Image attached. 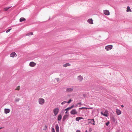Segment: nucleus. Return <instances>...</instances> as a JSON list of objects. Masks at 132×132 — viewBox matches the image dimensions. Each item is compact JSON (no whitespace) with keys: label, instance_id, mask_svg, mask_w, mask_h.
I'll use <instances>...</instances> for the list:
<instances>
[{"label":"nucleus","instance_id":"nucleus-31","mask_svg":"<svg viewBox=\"0 0 132 132\" xmlns=\"http://www.w3.org/2000/svg\"><path fill=\"white\" fill-rule=\"evenodd\" d=\"M110 123V122L109 121H108L106 123V125L107 126H108L109 125Z\"/></svg>","mask_w":132,"mask_h":132},{"label":"nucleus","instance_id":"nucleus-16","mask_svg":"<svg viewBox=\"0 0 132 132\" xmlns=\"http://www.w3.org/2000/svg\"><path fill=\"white\" fill-rule=\"evenodd\" d=\"M62 118V116L61 114H59L57 117L58 121H60L61 120Z\"/></svg>","mask_w":132,"mask_h":132},{"label":"nucleus","instance_id":"nucleus-8","mask_svg":"<svg viewBox=\"0 0 132 132\" xmlns=\"http://www.w3.org/2000/svg\"><path fill=\"white\" fill-rule=\"evenodd\" d=\"M36 65V63L33 62H31L29 64V66L32 67L35 66Z\"/></svg>","mask_w":132,"mask_h":132},{"label":"nucleus","instance_id":"nucleus-4","mask_svg":"<svg viewBox=\"0 0 132 132\" xmlns=\"http://www.w3.org/2000/svg\"><path fill=\"white\" fill-rule=\"evenodd\" d=\"M101 114L102 115L107 117L108 116V110H106L105 111L104 113H103L102 112H101Z\"/></svg>","mask_w":132,"mask_h":132},{"label":"nucleus","instance_id":"nucleus-25","mask_svg":"<svg viewBox=\"0 0 132 132\" xmlns=\"http://www.w3.org/2000/svg\"><path fill=\"white\" fill-rule=\"evenodd\" d=\"M20 100V98H16L15 100V101L16 102H18Z\"/></svg>","mask_w":132,"mask_h":132},{"label":"nucleus","instance_id":"nucleus-42","mask_svg":"<svg viewBox=\"0 0 132 132\" xmlns=\"http://www.w3.org/2000/svg\"><path fill=\"white\" fill-rule=\"evenodd\" d=\"M2 127H0V129H2Z\"/></svg>","mask_w":132,"mask_h":132},{"label":"nucleus","instance_id":"nucleus-13","mask_svg":"<svg viewBox=\"0 0 132 132\" xmlns=\"http://www.w3.org/2000/svg\"><path fill=\"white\" fill-rule=\"evenodd\" d=\"M10 111V110L9 109L6 108L4 109V113L6 114L9 113Z\"/></svg>","mask_w":132,"mask_h":132},{"label":"nucleus","instance_id":"nucleus-2","mask_svg":"<svg viewBox=\"0 0 132 132\" xmlns=\"http://www.w3.org/2000/svg\"><path fill=\"white\" fill-rule=\"evenodd\" d=\"M38 101L39 104L40 105H43L45 103V100L43 98H39Z\"/></svg>","mask_w":132,"mask_h":132},{"label":"nucleus","instance_id":"nucleus-36","mask_svg":"<svg viewBox=\"0 0 132 132\" xmlns=\"http://www.w3.org/2000/svg\"><path fill=\"white\" fill-rule=\"evenodd\" d=\"M121 106L122 108H123L124 107V106L123 105H121Z\"/></svg>","mask_w":132,"mask_h":132},{"label":"nucleus","instance_id":"nucleus-12","mask_svg":"<svg viewBox=\"0 0 132 132\" xmlns=\"http://www.w3.org/2000/svg\"><path fill=\"white\" fill-rule=\"evenodd\" d=\"M93 109V107L90 108H86V107H82L79 108V109Z\"/></svg>","mask_w":132,"mask_h":132},{"label":"nucleus","instance_id":"nucleus-38","mask_svg":"<svg viewBox=\"0 0 132 132\" xmlns=\"http://www.w3.org/2000/svg\"><path fill=\"white\" fill-rule=\"evenodd\" d=\"M65 111H67V110H68V109L67 108V109H65Z\"/></svg>","mask_w":132,"mask_h":132},{"label":"nucleus","instance_id":"nucleus-26","mask_svg":"<svg viewBox=\"0 0 132 132\" xmlns=\"http://www.w3.org/2000/svg\"><path fill=\"white\" fill-rule=\"evenodd\" d=\"M10 7H6V8H5L4 9V10L5 11H7L8 10H9V8Z\"/></svg>","mask_w":132,"mask_h":132},{"label":"nucleus","instance_id":"nucleus-24","mask_svg":"<svg viewBox=\"0 0 132 132\" xmlns=\"http://www.w3.org/2000/svg\"><path fill=\"white\" fill-rule=\"evenodd\" d=\"M33 35V33L32 32H30V33H28L26 35H27V36H30V35Z\"/></svg>","mask_w":132,"mask_h":132},{"label":"nucleus","instance_id":"nucleus-28","mask_svg":"<svg viewBox=\"0 0 132 132\" xmlns=\"http://www.w3.org/2000/svg\"><path fill=\"white\" fill-rule=\"evenodd\" d=\"M20 86H19L17 87L15 89V90H19L20 89Z\"/></svg>","mask_w":132,"mask_h":132},{"label":"nucleus","instance_id":"nucleus-15","mask_svg":"<svg viewBox=\"0 0 132 132\" xmlns=\"http://www.w3.org/2000/svg\"><path fill=\"white\" fill-rule=\"evenodd\" d=\"M87 22L89 23L90 24H93V20L92 19H88L87 20Z\"/></svg>","mask_w":132,"mask_h":132},{"label":"nucleus","instance_id":"nucleus-22","mask_svg":"<svg viewBox=\"0 0 132 132\" xmlns=\"http://www.w3.org/2000/svg\"><path fill=\"white\" fill-rule=\"evenodd\" d=\"M127 12H131V11L130 9V8L129 6H128L127 7V10H126Z\"/></svg>","mask_w":132,"mask_h":132},{"label":"nucleus","instance_id":"nucleus-23","mask_svg":"<svg viewBox=\"0 0 132 132\" xmlns=\"http://www.w3.org/2000/svg\"><path fill=\"white\" fill-rule=\"evenodd\" d=\"M74 106V105H72L71 106L68 108L67 109H68V110H70V109H71L72 108H73Z\"/></svg>","mask_w":132,"mask_h":132},{"label":"nucleus","instance_id":"nucleus-33","mask_svg":"<svg viewBox=\"0 0 132 132\" xmlns=\"http://www.w3.org/2000/svg\"><path fill=\"white\" fill-rule=\"evenodd\" d=\"M71 101H72L71 100V99H70V100H69V101L67 102V103H70L71 102Z\"/></svg>","mask_w":132,"mask_h":132},{"label":"nucleus","instance_id":"nucleus-3","mask_svg":"<svg viewBox=\"0 0 132 132\" xmlns=\"http://www.w3.org/2000/svg\"><path fill=\"white\" fill-rule=\"evenodd\" d=\"M113 47V46L111 45H109L105 46V49L107 51H109Z\"/></svg>","mask_w":132,"mask_h":132},{"label":"nucleus","instance_id":"nucleus-18","mask_svg":"<svg viewBox=\"0 0 132 132\" xmlns=\"http://www.w3.org/2000/svg\"><path fill=\"white\" fill-rule=\"evenodd\" d=\"M83 118L81 117H78L76 118V121H78L80 120L83 119Z\"/></svg>","mask_w":132,"mask_h":132},{"label":"nucleus","instance_id":"nucleus-9","mask_svg":"<svg viewBox=\"0 0 132 132\" xmlns=\"http://www.w3.org/2000/svg\"><path fill=\"white\" fill-rule=\"evenodd\" d=\"M116 112L117 115H120L121 113V111L120 110L118 109H116Z\"/></svg>","mask_w":132,"mask_h":132},{"label":"nucleus","instance_id":"nucleus-29","mask_svg":"<svg viewBox=\"0 0 132 132\" xmlns=\"http://www.w3.org/2000/svg\"><path fill=\"white\" fill-rule=\"evenodd\" d=\"M67 102V101H63V102H62L61 103V104H62V105H63L64 104H65V103H66Z\"/></svg>","mask_w":132,"mask_h":132},{"label":"nucleus","instance_id":"nucleus-1","mask_svg":"<svg viewBox=\"0 0 132 132\" xmlns=\"http://www.w3.org/2000/svg\"><path fill=\"white\" fill-rule=\"evenodd\" d=\"M53 112L55 116H56L59 111V109L58 108H56L54 109Z\"/></svg>","mask_w":132,"mask_h":132},{"label":"nucleus","instance_id":"nucleus-20","mask_svg":"<svg viewBox=\"0 0 132 132\" xmlns=\"http://www.w3.org/2000/svg\"><path fill=\"white\" fill-rule=\"evenodd\" d=\"M68 115H65L63 118V120L64 121L68 117Z\"/></svg>","mask_w":132,"mask_h":132},{"label":"nucleus","instance_id":"nucleus-7","mask_svg":"<svg viewBox=\"0 0 132 132\" xmlns=\"http://www.w3.org/2000/svg\"><path fill=\"white\" fill-rule=\"evenodd\" d=\"M88 120L89 121V123H91L94 125H95L94 120V119H88Z\"/></svg>","mask_w":132,"mask_h":132},{"label":"nucleus","instance_id":"nucleus-34","mask_svg":"<svg viewBox=\"0 0 132 132\" xmlns=\"http://www.w3.org/2000/svg\"><path fill=\"white\" fill-rule=\"evenodd\" d=\"M56 79L57 82L59 81L60 80V79L59 78H56Z\"/></svg>","mask_w":132,"mask_h":132},{"label":"nucleus","instance_id":"nucleus-39","mask_svg":"<svg viewBox=\"0 0 132 132\" xmlns=\"http://www.w3.org/2000/svg\"><path fill=\"white\" fill-rule=\"evenodd\" d=\"M67 112H67V111H66V112H65V113H67Z\"/></svg>","mask_w":132,"mask_h":132},{"label":"nucleus","instance_id":"nucleus-19","mask_svg":"<svg viewBox=\"0 0 132 132\" xmlns=\"http://www.w3.org/2000/svg\"><path fill=\"white\" fill-rule=\"evenodd\" d=\"M15 55H16V54L15 52H13L10 54V56L12 57H14Z\"/></svg>","mask_w":132,"mask_h":132},{"label":"nucleus","instance_id":"nucleus-40","mask_svg":"<svg viewBox=\"0 0 132 132\" xmlns=\"http://www.w3.org/2000/svg\"><path fill=\"white\" fill-rule=\"evenodd\" d=\"M78 104H81V103H78Z\"/></svg>","mask_w":132,"mask_h":132},{"label":"nucleus","instance_id":"nucleus-6","mask_svg":"<svg viewBox=\"0 0 132 132\" xmlns=\"http://www.w3.org/2000/svg\"><path fill=\"white\" fill-rule=\"evenodd\" d=\"M73 90V88H68L66 89V92L67 93L71 92H72Z\"/></svg>","mask_w":132,"mask_h":132},{"label":"nucleus","instance_id":"nucleus-27","mask_svg":"<svg viewBox=\"0 0 132 132\" xmlns=\"http://www.w3.org/2000/svg\"><path fill=\"white\" fill-rule=\"evenodd\" d=\"M52 132H55L54 129V128H52L51 129Z\"/></svg>","mask_w":132,"mask_h":132},{"label":"nucleus","instance_id":"nucleus-17","mask_svg":"<svg viewBox=\"0 0 132 132\" xmlns=\"http://www.w3.org/2000/svg\"><path fill=\"white\" fill-rule=\"evenodd\" d=\"M71 65V64L69 63H66L65 64H63V66L64 67H66L67 66H70Z\"/></svg>","mask_w":132,"mask_h":132},{"label":"nucleus","instance_id":"nucleus-10","mask_svg":"<svg viewBox=\"0 0 132 132\" xmlns=\"http://www.w3.org/2000/svg\"><path fill=\"white\" fill-rule=\"evenodd\" d=\"M104 14L106 15H109L110 14V12L108 10H104Z\"/></svg>","mask_w":132,"mask_h":132},{"label":"nucleus","instance_id":"nucleus-41","mask_svg":"<svg viewBox=\"0 0 132 132\" xmlns=\"http://www.w3.org/2000/svg\"><path fill=\"white\" fill-rule=\"evenodd\" d=\"M85 132H88L87 130H86Z\"/></svg>","mask_w":132,"mask_h":132},{"label":"nucleus","instance_id":"nucleus-21","mask_svg":"<svg viewBox=\"0 0 132 132\" xmlns=\"http://www.w3.org/2000/svg\"><path fill=\"white\" fill-rule=\"evenodd\" d=\"M26 20V19L24 18H21L20 19V22H22L25 21Z\"/></svg>","mask_w":132,"mask_h":132},{"label":"nucleus","instance_id":"nucleus-30","mask_svg":"<svg viewBox=\"0 0 132 132\" xmlns=\"http://www.w3.org/2000/svg\"><path fill=\"white\" fill-rule=\"evenodd\" d=\"M11 29H12L11 28L9 29H8L6 31V32L8 33V32H9L10 31V30Z\"/></svg>","mask_w":132,"mask_h":132},{"label":"nucleus","instance_id":"nucleus-5","mask_svg":"<svg viewBox=\"0 0 132 132\" xmlns=\"http://www.w3.org/2000/svg\"><path fill=\"white\" fill-rule=\"evenodd\" d=\"M70 113L74 115L77 114V112L76 109H74L71 111Z\"/></svg>","mask_w":132,"mask_h":132},{"label":"nucleus","instance_id":"nucleus-11","mask_svg":"<svg viewBox=\"0 0 132 132\" xmlns=\"http://www.w3.org/2000/svg\"><path fill=\"white\" fill-rule=\"evenodd\" d=\"M77 79L79 81L81 82L83 78L81 76H79L78 77Z\"/></svg>","mask_w":132,"mask_h":132},{"label":"nucleus","instance_id":"nucleus-37","mask_svg":"<svg viewBox=\"0 0 132 132\" xmlns=\"http://www.w3.org/2000/svg\"><path fill=\"white\" fill-rule=\"evenodd\" d=\"M45 130H46V128H47V126H46V125H45Z\"/></svg>","mask_w":132,"mask_h":132},{"label":"nucleus","instance_id":"nucleus-14","mask_svg":"<svg viewBox=\"0 0 132 132\" xmlns=\"http://www.w3.org/2000/svg\"><path fill=\"white\" fill-rule=\"evenodd\" d=\"M55 130L56 132H59V127L58 124L55 125Z\"/></svg>","mask_w":132,"mask_h":132},{"label":"nucleus","instance_id":"nucleus-35","mask_svg":"<svg viewBox=\"0 0 132 132\" xmlns=\"http://www.w3.org/2000/svg\"><path fill=\"white\" fill-rule=\"evenodd\" d=\"M76 132H80V130H77L76 131Z\"/></svg>","mask_w":132,"mask_h":132},{"label":"nucleus","instance_id":"nucleus-32","mask_svg":"<svg viewBox=\"0 0 132 132\" xmlns=\"http://www.w3.org/2000/svg\"><path fill=\"white\" fill-rule=\"evenodd\" d=\"M92 130V129L91 128H89V132H91Z\"/></svg>","mask_w":132,"mask_h":132}]
</instances>
